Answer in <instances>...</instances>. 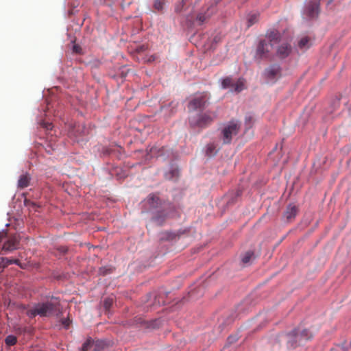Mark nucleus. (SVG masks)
<instances>
[{
	"mask_svg": "<svg viewBox=\"0 0 351 351\" xmlns=\"http://www.w3.org/2000/svg\"><path fill=\"white\" fill-rule=\"evenodd\" d=\"M60 313V303L57 299H51L46 302L38 303L27 311L29 317L36 315L50 317L58 315Z\"/></svg>",
	"mask_w": 351,
	"mask_h": 351,
	"instance_id": "obj_1",
	"label": "nucleus"
},
{
	"mask_svg": "<svg viewBox=\"0 0 351 351\" xmlns=\"http://www.w3.org/2000/svg\"><path fill=\"white\" fill-rule=\"evenodd\" d=\"M279 38V32H271L268 37L259 41L255 53L257 59H265L269 56L271 49L277 43Z\"/></svg>",
	"mask_w": 351,
	"mask_h": 351,
	"instance_id": "obj_2",
	"label": "nucleus"
},
{
	"mask_svg": "<svg viewBox=\"0 0 351 351\" xmlns=\"http://www.w3.org/2000/svg\"><path fill=\"white\" fill-rule=\"evenodd\" d=\"M240 125L237 121H231L227 124L221 131V139L223 144L231 143L232 139L238 134Z\"/></svg>",
	"mask_w": 351,
	"mask_h": 351,
	"instance_id": "obj_3",
	"label": "nucleus"
},
{
	"mask_svg": "<svg viewBox=\"0 0 351 351\" xmlns=\"http://www.w3.org/2000/svg\"><path fill=\"white\" fill-rule=\"evenodd\" d=\"M319 0H306L302 10V16L308 20L317 16L319 13Z\"/></svg>",
	"mask_w": 351,
	"mask_h": 351,
	"instance_id": "obj_4",
	"label": "nucleus"
},
{
	"mask_svg": "<svg viewBox=\"0 0 351 351\" xmlns=\"http://www.w3.org/2000/svg\"><path fill=\"white\" fill-rule=\"evenodd\" d=\"M274 47H276L277 55L281 58L287 57L291 51L290 43L287 40L283 38L280 33L279 38Z\"/></svg>",
	"mask_w": 351,
	"mask_h": 351,
	"instance_id": "obj_5",
	"label": "nucleus"
},
{
	"mask_svg": "<svg viewBox=\"0 0 351 351\" xmlns=\"http://www.w3.org/2000/svg\"><path fill=\"white\" fill-rule=\"evenodd\" d=\"M223 88H230L231 91L241 92L245 88V82L243 79L234 80L231 77H226L221 82Z\"/></svg>",
	"mask_w": 351,
	"mask_h": 351,
	"instance_id": "obj_6",
	"label": "nucleus"
},
{
	"mask_svg": "<svg viewBox=\"0 0 351 351\" xmlns=\"http://www.w3.org/2000/svg\"><path fill=\"white\" fill-rule=\"evenodd\" d=\"M215 114L213 112H206L203 114H199L197 118L190 117L189 123L193 126L203 127L211 122L215 117Z\"/></svg>",
	"mask_w": 351,
	"mask_h": 351,
	"instance_id": "obj_7",
	"label": "nucleus"
},
{
	"mask_svg": "<svg viewBox=\"0 0 351 351\" xmlns=\"http://www.w3.org/2000/svg\"><path fill=\"white\" fill-rule=\"evenodd\" d=\"M208 98V95L206 93L197 94L190 101L189 108L193 110L202 109L206 106Z\"/></svg>",
	"mask_w": 351,
	"mask_h": 351,
	"instance_id": "obj_8",
	"label": "nucleus"
},
{
	"mask_svg": "<svg viewBox=\"0 0 351 351\" xmlns=\"http://www.w3.org/2000/svg\"><path fill=\"white\" fill-rule=\"evenodd\" d=\"M265 75L268 81L273 82L280 76V69L278 65H272L265 71Z\"/></svg>",
	"mask_w": 351,
	"mask_h": 351,
	"instance_id": "obj_9",
	"label": "nucleus"
},
{
	"mask_svg": "<svg viewBox=\"0 0 351 351\" xmlns=\"http://www.w3.org/2000/svg\"><path fill=\"white\" fill-rule=\"evenodd\" d=\"M215 9L211 7L207 9V12L205 13H199L195 21H191V19H188L190 22V25H202L207 18L210 17L214 12Z\"/></svg>",
	"mask_w": 351,
	"mask_h": 351,
	"instance_id": "obj_10",
	"label": "nucleus"
},
{
	"mask_svg": "<svg viewBox=\"0 0 351 351\" xmlns=\"http://www.w3.org/2000/svg\"><path fill=\"white\" fill-rule=\"evenodd\" d=\"M145 204L148 205V210L153 213L160 205L161 202L159 197L156 195H150L147 197Z\"/></svg>",
	"mask_w": 351,
	"mask_h": 351,
	"instance_id": "obj_11",
	"label": "nucleus"
},
{
	"mask_svg": "<svg viewBox=\"0 0 351 351\" xmlns=\"http://www.w3.org/2000/svg\"><path fill=\"white\" fill-rule=\"evenodd\" d=\"M19 241V237L14 235L11 238L8 239L3 245V250L5 251H12L18 247Z\"/></svg>",
	"mask_w": 351,
	"mask_h": 351,
	"instance_id": "obj_12",
	"label": "nucleus"
},
{
	"mask_svg": "<svg viewBox=\"0 0 351 351\" xmlns=\"http://www.w3.org/2000/svg\"><path fill=\"white\" fill-rule=\"evenodd\" d=\"M298 213V208L295 206L290 204L287 206L284 216L288 221H291L295 218Z\"/></svg>",
	"mask_w": 351,
	"mask_h": 351,
	"instance_id": "obj_13",
	"label": "nucleus"
},
{
	"mask_svg": "<svg viewBox=\"0 0 351 351\" xmlns=\"http://www.w3.org/2000/svg\"><path fill=\"white\" fill-rule=\"evenodd\" d=\"M164 152H165L164 147L159 148L158 147H153L149 149V153L147 154L146 160H148L150 158H152L154 156H156V157L162 156L164 154Z\"/></svg>",
	"mask_w": 351,
	"mask_h": 351,
	"instance_id": "obj_14",
	"label": "nucleus"
},
{
	"mask_svg": "<svg viewBox=\"0 0 351 351\" xmlns=\"http://www.w3.org/2000/svg\"><path fill=\"white\" fill-rule=\"evenodd\" d=\"M311 46V41L307 36H304L298 41V47L302 51L308 49Z\"/></svg>",
	"mask_w": 351,
	"mask_h": 351,
	"instance_id": "obj_15",
	"label": "nucleus"
},
{
	"mask_svg": "<svg viewBox=\"0 0 351 351\" xmlns=\"http://www.w3.org/2000/svg\"><path fill=\"white\" fill-rule=\"evenodd\" d=\"M259 17V14L258 12H251L248 14L247 21V27H250L254 23H256Z\"/></svg>",
	"mask_w": 351,
	"mask_h": 351,
	"instance_id": "obj_16",
	"label": "nucleus"
},
{
	"mask_svg": "<svg viewBox=\"0 0 351 351\" xmlns=\"http://www.w3.org/2000/svg\"><path fill=\"white\" fill-rule=\"evenodd\" d=\"M29 177L27 174L22 175L20 176L18 181V186L20 188H25L28 186Z\"/></svg>",
	"mask_w": 351,
	"mask_h": 351,
	"instance_id": "obj_17",
	"label": "nucleus"
},
{
	"mask_svg": "<svg viewBox=\"0 0 351 351\" xmlns=\"http://www.w3.org/2000/svg\"><path fill=\"white\" fill-rule=\"evenodd\" d=\"M217 152V147L215 143H209L206 146V154L208 156H213Z\"/></svg>",
	"mask_w": 351,
	"mask_h": 351,
	"instance_id": "obj_18",
	"label": "nucleus"
},
{
	"mask_svg": "<svg viewBox=\"0 0 351 351\" xmlns=\"http://www.w3.org/2000/svg\"><path fill=\"white\" fill-rule=\"evenodd\" d=\"M179 176V171L176 167H173L165 173V178L169 180L176 178Z\"/></svg>",
	"mask_w": 351,
	"mask_h": 351,
	"instance_id": "obj_19",
	"label": "nucleus"
},
{
	"mask_svg": "<svg viewBox=\"0 0 351 351\" xmlns=\"http://www.w3.org/2000/svg\"><path fill=\"white\" fill-rule=\"evenodd\" d=\"M254 258V252L252 251H248L245 253L242 258V262L243 264L247 265L251 263V261Z\"/></svg>",
	"mask_w": 351,
	"mask_h": 351,
	"instance_id": "obj_20",
	"label": "nucleus"
},
{
	"mask_svg": "<svg viewBox=\"0 0 351 351\" xmlns=\"http://www.w3.org/2000/svg\"><path fill=\"white\" fill-rule=\"evenodd\" d=\"M2 265L3 267H5V266H8V265H10V264H12V263H14V264H16V265H19V260L17 259H10V258H2Z\"/></svg>",
	"mask_w": 351,
	"mask_h": 351,
	"instance_id": "obj_21",
	"label": "nucleus"
},
{
	"mask_svg": "<svg viewBox=\"0 0 351 351\" xmlns=\"http://www.w3.org/2000/svg\"><path fill=\"white\" fill-rule=\"evenodd\" d=\"M153 220L158 225H160L162 223L164 220V217L160 214V210L156 211V215L153 217Z\"/></svg>",
	"mask_w": 351,
	"mask_h": 351,
	"instance_id": "obj_22",
	"label": "nucleus"
},
{
	"mask_svg": "<svg viewBox=\"0 0 351 351\" xmlns=\"http://www.w3.org/2000/svg\"><path fill=\"white\" fill-rule=\"evenodd\" d=\"M165 3V0H155L154 3V8L155 10L160 11L162 10Z\"/></svg>",
	"mask_w": 351,
	"mask_h": 351,
	"instance_id": "obj_23",
	"label": "nucleus"
},
{
	"mask_svg": "<svg viewBox=\"0 0 351 351\" xmlns=\"http://www.w3.org/2000/svg\"><path fill=\"white\" fill-rule=\"evenodd\" d=\"M106 346V342L105 341L98 340L95 344V351H100V350L104 349Z\"/></svg>",
	"mask_w": 351,
	"mask_h": 351,
	"instance_id": "obj_24",
	"label": "nucleus"
},
{
	"mask_svg": "<svg viewBox=\"0 0 351 351\" xmlns=\"http://www.w3.org/2000/svg\"><path fill=\"white\" fill-rule=\"evenodd\" d=\"M16 343V338L14 335H9L5 339V343L8 346H13Z\"/></svg>",
	"mask_w": 351,
	"mask_h": 351,
	"instance_id": "obj_25",
	"label": "nucleus"
},
{
	"mask_svg": "<svg viewBox=\"0 0 351 351\" xmlns=\"http://www.w3.org/2000/svg\"><path fill=\"white\" fill-rule=\"evenodd\" d=\"M77 132H79V134H77L75 136L76 140L80 141L79 138L82 135L84 136L86 134L88 133V129H86L85 127H82V129L79 126Z\"/></svg>",
	"mask_w": 351,
	"mask_h": 351,
	"instance_id": "obj_26",
	"label": "nucleus"
},
{
	"mask_svg": "<svg viewBox=\"0 0 351 351\" xmlns=\"http://www.w3.org/2000/svg\"><path fill=\"white\" fill-rule=\"evenodd\" d=\"M300 337L304 339H308L312 337L311 333L308 330H303L300 333Z\"/></svg>",
	"mask_w": 351,
	"mask_h": 351,
	"instance_id": "obj_27",
	"label": "nucleus"
},
{
	"mask_svg": "<svg viewBox=\"0 0 351 351\" xmlns=\"http://www.w3.org/2000/svg\"><path fill=\"white\" fill-rule=\"evenodd\" d=\"M112 302H113V298H106L104 300V306L105 307V308L107 310V309H109L110 307L111 306V305L112 304Z\"/></svg>",
	"mask_w": 351,
	"mask_h": 351,
	"instance_id": "obj_28",
	"label": "nucleus"
},
{
	"mask_svg": "<svg viewBox=\"0 0 351 351\" xmlns=\"http://www.w3.org/2000/svg\"><path fill=\"white\" fill-rule=\"evenodd\" d=\"M92 342L90 340H87L82 346V351H87L90 348Z\"/></svg>",
	"mask_w": 351,
	"mask_h": 351,
	"instance_id": "obj_29",
	"label": "nucleus"
},
{
	"mask_svg": "<svg viewBox=\"0 0 351 351\" xmlns=\"http://www.w3.org/2000/svg\"><path fill=\"white\" fill-rule=\"evenodd\" d=\"M41 125H42L43 128H45L46 130H51V129H52V128H53L52 124H51V123H48V122H47V123H45V122H43V123H41Z\"/></svg>",
	"mask_w": 351,
	"mask_h": 351,
	"instance_id": "obj_30",
	"label": "nucleus"
},
{
	"mask_svg": "<svg viewBox=\"0 0 351 351\" xmlns=\"http://www.w3.org/2000/svg\"><path fill=\"white\" fill-rule=\"evenodd\" d=\"M71 321L69 319H63L62 321V324L65 328H67L70 325Z\"/></svg>",
	"mask_w": 351,
	"mask_h": 351,
	"instance_id": "obj_31",
	"label": "nucleus"
},
{
	"mask_svg": "<svg viewBox=\"0 0 351 351\" xmlns=\"http://www.w3.org/2000/svg\"><path fill=\"white\" fill-rule=\"evenodd\" d=\"M252 117L251 116H248L245 117V123L247 127H250L251 122L252 121Z\"/></svg>",
	"mask_w": 351,
	"mask_h": 351,
	"instance_id": "obj_32",
	"label": "nucleus"
},
{
	"mask_svg": "<svg viewBox=\"0 0 351 351\" xmlns=\"http://www.w3.org/2000/svg\"><path fill=\"white\" fill-rule=\"evenodd\" d=\"M145 49L146 48L144 45H140L136 47V51L138 53H140L143 52V51H145Z\"/></svg>",
	"mask_w": 351,
	"mask_h": 351,
	"instance_id": "obj_33",
	"label": "nucleus"
},
{
	"mask_svg": "<svg viewBox=\"0 0 351 351\" xmlns=\"http://www.w3.org/2000/svg\"><path fill=\"white\" fill-rule=\"evenodd\" d=\"M7 237V232L2 231L0 232V241Z\"/></svg>",
	"mask_w": 351,
	"mask_h": 351,
	"instance_id": "obj_34",
	"label": "nucleus"
},
{
	"mask_svg": "<svg viewBox=\"0 0 351 351\" xmlns=\"http://www.w3.org/2000/svg\"><path fill=\"white\" fill-rule=\"evenodd\" d=\"M183 4H184V1L182 2V6L183 5ZM180 7H181V5L176 6V12H180V10H181Z\"/></svg>",
	"mask_w": 351,
	"mask_h": 351,
	"instance_id": "obj_35",
	"label": "nucleus"
},
{
	"mask_svg": "<svg viewBox=\"0 0 351 351\" xmlns=\"http://www.w3.org/2000/svg\"><path fill=\"white\" fill-rule=\"evenodd\" d=\"M155 60V56H151L147 60H145V61L147 62H152Z\"/></svg>",
	"mask_w": 351,
	"mask_h": 351,
	"instance_id": "obj_36",
	"label": "nucleus"
},
{
	"mask_svg": "<svg viewBox=\"0 0 351 351\" xmlns=\"http://www.w3.org/2000/svg\"><path fill=\"white\" fill-rule=\"evenodd\" d=\"M73 50H74V51H75L76 53H80L79 47H77V46H74V47H73Z\"/></svg>",
	"mask_w": 351,
	"mask_h": 351,
	"instance_id": "obj_37",
	"label": "nucleus"
}]
</instances>
